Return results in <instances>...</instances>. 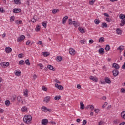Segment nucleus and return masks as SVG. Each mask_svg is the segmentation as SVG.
Listing matches in <instances>:
<instances>
[{
    "instance_id": "1",
    "label": "nucleus",
    "mask_w": 125,
    "mask_h": 125,
    "mask_svg": "<svg viewBox=\"0 0 125 125\" xmlns=\"http://www.w3.org/2000/svg\"><path fill=\"white\" fill-rule=\"evenodd\" d=\"M31 121H32V116L29 115L24 116L23 118L24 123L29 125V124H31Z\"/></svg>"
},
{
    "instance_id": "2",
    "label": "nucleus",
    "mask_w": 125,
    "mask_h": 125,
    "mask_svg": "<svg viewBox=\"0 0 125 125\" xmlns=\"http://www.w3.org/2000/svg\"><path fill=\"white\" fill-rule=\"evenodd\" d=\"M68 24L69 25H73L74 27H78L79 26V23L77 21H72V19H68Z\"/></svg>"
},
{
    "instance_id": "3",
    "label": "nucleus",
    "mask_w": 125,
    "mask_h": 125,
    "mask_svg": "<svg viewBox=\"0 0 125 125\" xmlns=\"http://www.w3.org/2000/svg\"><path fill=\"white\" fill-rule=\"evenodd\" d=\"M0 65L2 68H7L9 66V62H3L0 63Z\"/></svg>"
},
{
    "instance_id": "4",
    "label": "nucleus",
    "mask_w": 125,
    "mask_h": 125,
    "mask_svg": "<svg viewBox=\"0 0 125 125\" xmlns=\"http://www.w3.org/2000/svg\"><path fill=\"white\" fill-rule=\"evenodd\" d=\"M25 39V36L21 35L17 39L18 42H21L22 41Z\"/></svg>"
},
{
    "instance_id": "5",
    "label": "nucleus",
    "mask_w": 125,
    "mask_h": 125,
    "mask_svg": "<svg viewBox=\"0 0 125 125\" xmlns=\"http://www.w3.org/2000/svg\"><path fill=\"white\" fill-rule=\"evenodd\" d=\"M55 87H56V88H57L59 90H63V89H64V87H63V86L61 85H59L57 83H56L55 84Z\"/></svg>"
},
{
    "instance_id": "6",
    "label": "nucleus",
    "mask_w": 125,
    "mask_h": 125,
    "mask_svg": "<svg viewBox=\"0 0 125 125\" xmlns=\"http://www.w3.org/2000/svg\"><path fill=\"white\" fill-rule=\"evenodd\" d=\"M114 77H117L119 75V70L118 69H114L112 71Z\"/></svg>"
},
{
    "instance_id": "7",
    "label": "nucleus",
    "mask_w": 125,
    "mask_h": 125,
    "mask_svg": "<svg viewBox=\"0 0 125 125\" xmlns=\"http://www.w3.org/2000/svg\"><path fill=\"white\" fill-rule=\"evenodd\" d=\"M50 96H46L44 98L43 100L44 102H46V103H48L49 101H50Z\"/></svg>"
},
{
    "instance_id": "8",
    "label": "nucleus",
    "mask_w": 125,
    "mask_h": 125,
    "mask_svg": "<svg viewBox=\"0 0 125 125\" xmlns=\"http://www.w3.org/2000/svg\"><path fill=\"white\" fill-rule=\"evenodd\" d=\"M42 124L43 125H46L48 124V120L46 119H42Z\"/></svg>"
},
{
    "instance_id": "9",
    "label": "nucleus",
    "mask_w": 125,
    "mask_h": 125,
    "mask_svg": "<svg viewBox=\"0 0 125 125\" xmlns=\"http://www.w3.org/2000/svg\"><path fill=\"white\" fill-rule=\"evenodd\" d=\"M69 51L71 55H75V54H76V51H75L73 48H70Z\"/></svg>"
},
{
    "instance_id": "10",
    "label": "nucleus",
    "mask_w": 125,
    "mask_h": 125,
    "mask_svg": "<svg viewBox=\"0 0 125 125\" xmlns=\"http://www.w3.org/2000/svg\"><path fill=\"white\" fill-rule=\"evenodd\" d=\"M89 78H90V80L93 81V82H95V83H97V80H98L97 78L94 76H90Z\"/></svg>"
},
{
    "instance_id": "11",
    "label": "nucleus",
    "mask_w": 125,
    "mask_h": 125,
    "mask_svg": "<svg viewBox=\"0 0 125 125\" xmlns=\"http://www.w3.org/2000/svg\"><path fill=\"white\" fill-rule=\"evenodd\" d=\"M78 31L80 32L82 34H83V33H85V29L84 28H83L82 27H79L78 28Z\"/></svg>"
},
{
    "instance_id": "12",
    "label": "nucleus",
    "mask_w": 125,
    "mask_h": 125,
    "mask_svg": "<svg viewBox=\"0 0 125 125\" xmlns=\"http://www.w3.org/2000/svg\"><path fill=\"white\" fill-rule=\"evenodd\" d=\"M5 51L6 53H10L11 51H12V49L9 47H6L5 48Z\"/></svg>"
},
{
    "instance_id": "13",
    "label": "nucleus",
    "mask_w": 125,
    "mask_h": 125,
    "mask_svg": "<svg viewBox=\"0 0 125 125\" xmlns=\"http://www.w3.org/2000/svg\"><path fill=\"white\" fill-rule=\"evenodd\" d=\"M113 67L116 69L115 70H119L120 69V66L116 63L113 64Z\"/></svg>"
},
{
    "instance_id": "14",
    "label": "nucleus",
    "mask_w": 125,
    "mask_h": 125,
    "mask_svg": "<svg viewBox=\"0 0 125 125\" xmlns=\"http://www.w3.org/2000/svg\"><path fill=\"white\" fill-rule=\"evenodd\" d=\"M105 83H108V84H110V83H112V82L111 81V80H110L109 77H105Z\"/></svg>"
},
{
    "instance_id": "15",
    "label": "nucleus",
    "mask_w": 125,
    "mask_h": 125,
    "mask_svg": "<svg viewBox=\"0 0 125 125\" xmlns=\"http://www.w3.org/2000/svg\"><path fill=\"white\" fill-rule=\"evenodd\" d=\"M85 108L84 104L83 103V102H80V109L81 110H83Z\"/></svg>"
},
{
    "instance_id": "16",
    "label": "nucleus",
    "mask_w": 125,
    "mask_h": 125,
    "mask_svg": "<svg viewBox=\"0 0 125 125\" xmlns=\"http://www.w3.org/2000/svg\"><path fill=\"white\" fill-rule=\"evenodd\" d=\"M47 68L50 70L51 71H55V68H53V66L51 65H48Z\"/></svg>"
},
{
    "instance_id": "17",
    "label": "nucleus",
    "mask_w": 125,
    "mask_h": 125,
    "mask_svg": "<svg viewBox=\"0 0 125 125\" xmlns=\"http://www.w3.org/2000/svg\"><path fill=\"white\" fill-rule=\"evenodd\" d=\"M104 51L105 50L103 48H101L99 49V54H104Z\"/></svg>"
},
{
    "instance_id": "18",
    "label": "nucleus",
    "mask_w": 125,
    "mask_h": 125,
    "mask_svg": "<svg viewBox=\"0 0 125 125\" xmlns=\"http://www.w3.org/2000/svg\"><path fill=\"white\" fill-rule=\"evenodd\" d=\"M13 12L14 13H18L19 12H21V9L15 8L13 10Z\"/></svg>"
},
{
    "instance_id": "19",
    "label": "nucleus",
    "mask_w": 125,
    "mask_h": 125,
    "mask_svg": "<svg viewBox=\"0 0 125 125\" xmlns=\"http://www.w3.org/2000/svg\"><path fill=\"white\" fill-rule=\"evenodd\" d=\"M23 94L24 96L28 97V95L29 94V91H28V89L24 90L23 92Z\"/></svg>"
},
{
    "instance_id": "20",
    "label": "nucleus",
    "mask_w": 125,
    "mask_h": 125,
    "mask_svg": "<svg viewBox=\"0 0 125 125\" xmlns=\"http://www.w3.org/2000/svg\"><path fill=\"white\" fill-rule=\"evenodd\" d=\"M125 19L121 20V23L120 24V26H121V27H123V26H125Z\"/></svg>"
},
{
    "instance_id": "21",
    "label": "nucleus",
    "mask_w": 125,
    "mask_h": 125,
    "mask_svg": "<svg viewBox=\"0 0 125 125\" xmlns=\"http://www.w3.org/2000/svg\"><path fill=\"white\" fill-rule=\"evenodd\" d=\"M101 22V21H100L99 19H95L94 20V23L96 24V25H99Z\"/></svg>"
},
{
    "instance_id": "22",
    "label": "nucleus",
    "mask_w": 125,
    "mask_h": 125,
    "mask_svg": "<svg viewBox=\"0 0 125 125\" xmlns=\"http://www.w3.org/2000/svg\"><path fill=\"white\" fill-rule=\"evenodd\" d=\"M104 41H105V38H104V37H101L99 39V42L101 43H102V42H104Z\"/></svg>"
},
{
    "instance_id": "23",
    "label": "nucleus",
    "mask_w": 125,
    "mask_h": 125,
    "mask_svg": "<svg viewBox=\"0 0 125 125\" xmlns=\"http://www.w3.org/2000/svg\"><path fill=\"white\" fill-rule=\"evenodd\" d=\"M80 42L81 43V44H85V43H86V40L83 39L80 41Z\"/></svg>"
},
{
    "instance_id": "24",
    "label": "nucleus",
    "mask_w": 125,
    "mask_h": 125,
    "mask_svg": "<svg viewBox=\"0 0 125 125\" xmlns=\"http://www.w3.org/2000/svg\"><path fill=\"white\" fill-rule=\"evenodd\" d=\"M121 116L124 120H125V111H123L121 112Z\"/></svg>"
},
{
    "instance_id": "25",
    "label": "nucleus",
    "mask_w": 125,
    "mask_h": 125,
    "mask_svg": "<svg viewBox=\"0 0 125 125\" xmlns=\"http://www.w3.org/2000/svg\"><path fill=\"white\" fill-rule=\"evenodd\" d=\"M15 74L16 76H17L18 77H19V76H21V71H17L15 72Z\"/></svg>"
},
{
    "instance_id": "26",
    "label": "nucleus",
    "mask_w": 125,
    "mask_h": 125,
    "mask_svg": "<svg viewBox=\"0 0 125 125\" xmlns=\"http://www.w3.org/2000/svg\"><path fill=\"white\" fill-rule=\"evenodd\" d=\"M22 112H28V107L24 106L21 108Z\"/></svg>"
},
{
    "instance_id": "27",
    "label": "nucleus",
    "mask_w": 125,
    "mask_h": 125,
    "mask_svg": "<svg viewBox=\"0 0 125 125\" xmlns=\"http://www.w3.org/2000/svg\"><path fill=\"white\" fill-rule=\"evenodd\" d=\"M119 18L121 19V20H125V15L124 14H120L119 15Z\"/></svg>"
},
{
    "instance_id": "28",
    "label": "nucleus",
    "mask_w": 125,
    "mask_h": 125,
    "mask_svg": "<svg viewBox=\"0 0 125 125\" xmlns=\"http://www.w3.org/2000/svg\"><path fill=\"white\" fill-rule=\"evenodd\" d=\"M14 2H15V4H21L20 0H14Z\"/></svg>"
},
{
    "instance_id": "29",
    "label": "nucleus",
    "mask_w": 125,
    "mask_h": 125,
    "mask_svg": "<svg viewBox=\"0 0 125 125\" xmlns=\"http://www.w3.org/2000/svg\"><path fill=\"white\" fill-rule=\"evenodd\" d=\"M15 22L17 25H19V24H22V21L21 20H15Z\"/></svg>"
},
{
    "instance_id": "30",
    "label": "nucleus",
    "mask_w": 125,
    "mask_h": 125,
    "mask_svg": "<svg viewBox=\"0 0 125 125\" xmlns=\"http://www.w3.org/2000/svg\"><path fill=\"white\" fill-rule=\"evenodd\" d=\"M19 65H25V61L24 60H20L19 62Z\"/></svg>"
},
{
    "instance_id": "31",
    "label": "nucleus",
    "mask_w": 125,
    "mask_h": 125,
    "mask_svg": "<svg viewBox=\"0 0 125 125\" xmlns=\"http://www.w3.org/2000/svg\"><path fill=\"white\" fill-rule=\"evenodd\" d=\"M25 63L27 66H30L31 65V63H30V61L29 59H27L25 61Z\"/></svg>"
},
{
    "instance_id": "32",
    "label": "nucleus",
    "mask_w": 125,
    "mask_h": 125,
    "mask_svg": "<svg viewBox=\"0 0 125 125\" xmlns=\"http://www.w3.org/2000/svg\"><path fill=\"white\" fill-rule=\"evenodd\" d=\"M102 28H107L108 27V24L106 22H104L102 24Z\"/></svg>"
},
{
    "instance_id": "33",
    "label": "nucleus",
    "mask_w": 125,
    "mask_h": 125,
    "mask_svg": "<svg viewBox=\"0 0 125 125\" xmlns=\"http://www.w3.org/2000/svg\"><path fill=\"white\" fill-rule=\"evenodd\" d=\"M5 104L6 106H9L10 105V101L8 100H6Z\"/></svg>"
},
{
    "instance_id": "34",
    "label": "nucleus",
    "mask_w": 125,
    "mask_h": 125,
    "mask_svg": "<svg viewBox=\"0 0 125 125\" xmlns=\"http://www.w3.org/2000/svg\"><path fill=\"white\" fill-rule=\"evenodd\" d=\"M61 60H62V57H61L60 56H58L57 57V61L59 62L61 61Z\"/></svg>"
},
{
    "instance_id": "35",
    "label": "nucleus",
    "mask_w": 125,
    "mask_h": 125,
    "mask_svg": "<svg viewBox=\"0 0 125 125\" xmlns=\"http://www.w3.org/2000/svg\"><path fill=\"white\" fill-rule=\"evenodd\" d=\"M116 32H117V34H118V35H121L122 34V30H120V29L118 28L116 30Z\"/></svg>"
},
{
    "instance_id": "36",
    "label": "nucleus",
    "mask_w": 125,
    "mask_h": 125,
    "mask_svg": "<svg viewBox=\"0 0 125 125\" xmlns=\"http://www.w3.org/2000/svg\"><path fill=\"white\" fill-rule=\"evenodd\" d=\"M59 11V9H53L52 11V13H53L54 14H55V13H57V12H58Z\"/></svg>"
},
{
    "instance_id": "37",
    "label": "nucleus",
    "mask_w": 125,
    "mask_h": 125,
    "mask_svg": "<svg viewBox=\"0 0 125 125\" xmlns=\"http://www.w3.org/2000/svg\"><path fill=\"white\" fill-rule=\"evenodd\" d=\"M42 25L43 26V27H44V28H46L47 26V23L46 22H43L42 23Z\"/></svg>"
},
{
    "instance_id": "38",
    "label": "nucleus",
    "mask_w": 125,
    "mask_h": 125,
    "mask_svg": "<svg viewBox=\"0 0 125 125\" xmlns=\"http://www.w3.org/2000/svg\"><path fill=\"white\" fill-rule=\"evenodd\" d=\"M54 99L55 100H59L60 99H61V96H56L54 97Z\"/></svg>"
},
{
    "instance_id": "39",
    "label": "nucleus",
    "mask_w": 125,
    "mask_h": 125,
    "mask_svg": "<svg viewBox=\"0 0 125 125\" xmlns=\"http://www.w3.org/2000/svg\"><path fill=\"white\" fill-rule=\"evenodd\" d=\"M17 101H18L19 102H20V101H22V97L20 96H18L17 97Z\"/></svg>"
},
{
    "instance_id": "40",
    "label": "nucleus",
    "mask_w": 125,
    "mask_h": 125,
    "mask_svg": "<svg viewBox=\"0 0 125 125\" xmlns=\"http://www.w3.org/2000/svg\"><path fill=\"white\" fill-rule=\"evenodd\" d=\"M95 2V0H91L89 1V4L90 5H93V4H94Z\"/></svg>"
},
{
    "instance_id": "41",
    "label": "nucleus",
    "mask_w": 125,
    "mask_h": 125,
    "mask_svg": "<svg viewBox=\"0 0 125 125\" xmlns=\"http://www.w3.org/2000/svg\"><path fill=\"white\" fill-rule=\"evenodd\" d=\"M41 109L43 112H46V110H47V108H46L45 106L42 107Z\"/></svg>"
},
{
    "instance_id": "42",
    "label": "nucleus",
    "mask_w": 125,
    "mask_h": 125,
    "mask_svg": "<svg viewBox=\"0 0 125 125\" xmlns=\"http://www.w3.org/2000/svg\"><path fill=\"white\" fill-rule=\"evenodd\" d=\"M124 49V46H120L118 48L117 50H121L123 51V50Z\"/></svg>"
},
{
    "instance_id": "43",
    "label": "nucleus",
    "mask_w": 125,
    "mask_h": 125,
    "mask_svg": "<svg viewBox=\"0 0 125 125\" xmlns=\"http://www.w3.org/2000/svg\"><path fill=\"white\" fill-rule=\"evenodd\" d=\"M49 53L48 52H43V56L47 57V56H48V55H49Z\"/></svg>"
},
{
    "instance_id": "44",
    "label": "nucleus",
    "mask_w": 125,
    "mask_h": 125,
    "mask_svg": "<svg viewBox=\"0 0 125 125\" xmlns=\"http://www.w3.org/2000/svg\"><path fill=\"white\" fill-rule=\"evenodd\" d=\"M40 30H41L40 28V26L37 25L35 28V31H36V32H40Z\"/></svg>"
},
{
    "instance_id": "45",
    "label": "nucleus",
    "mask_w": 125,
    "mask_h": 125,
    "mask_svg": "<svg viewBox=\"0 0 125 125\" xmlns=\"http://www.w3.org/2000/svg\"><path fill=\"white\" fill-rule=\"evenodd\" d=\"M105 50H106V51H109V50H110V45H106Z\"/></svg>"
},
{
    "instance_id": "46",
    "label": "nucleus",
    "mask_w": 125,
    "mask_h": 125,
    "mask_svg": "<svg viewBox=\"0 0 125 125\" xmlns=\"http://www.w3.org/2000/svg\"><path fill=\"white\" fill-rule=\"evenodd\" d=\"M105 20L107 21V23H110V22L112 21V20L108 17L105 19Z\"/></svg>"
},
{
    "instance_id": "47",
    "label": "nucleus",
    "mask_w": 125,
    "mask_h": 125,
    "mask_svg": "<svg viewBox=\"0 0 125 125\" xmlns=\"http://www.w3.org/2000/svg\"><path fill=\"white\" fill-rule=\"evenodd\" d=\"M11 99L12 101H14V100H15V99H16V96H15V95L12 96L11 98Z\"/></svg>"
},
{
    "instance_id": "48",
    "label": "nucleus",
    "mask_w": 125,
    "mask_h": 125,
    "mask_svg": "<svg viewBox=\"0 0 125 125\" xmlns=\"http://www.w3.org/2000/svg\"><path fill=\"white\" fill-rule=\"evenodd\" d=\"M88 107H89L90 109L91 110V111L94 110V106L93 105H89Z\"/></svg>"
},
{
    "instance_id": "49",
    "label": "nucleus",
    "mask_w": 125,
    "mask_h": 125,
    "mask_svg": "<svg viewBox=\"0 0 125 125\" xmlns=\"http://www.w3.org/2000/svg\"><path fill=\"white\" fill-rule=\"evenodd\" d=\"M42 90H43V91H47L48 89L45 86H42Z\"/></svg>"
},
{
    "instance_id": "50",
    "label": "nucleus",
    "mask_w": 125,
    "mask_h": 125,
    "mask_svg": "<svg viewBox=\"0 0 125 125\" xmlns=\"http://www.w3.org/2000/svg\"><path fill=\"white\" fill-rule=\"evenodd\" d=\"M0 12H1V13H4V12H5V10L3 9V8H0Z\"/></svg>"
},
{
    "instance_id": "51",
    "label": "nucleus",
    "mask_w": 125,
    "mask_h": 125,
    "mask_svg": "<svg viewBox=\"0 0 125 125\" xmlns=\"http://www.w3.org/2000/svg\"><path fill=\"white\" fill-rule=\"evenodd\" d=\"M10 22H13L14 21V17L13 16H12L10 19Z\"/></svg>"
},
{
    "instance_id": "52",
    "label": "nucleus",
    "mask_w": 125,
    "mask_h": 125,
    "mask_svg": "<svg viewBox=\"0 0 125 125\" xmlns=\"http://www.w3.org/2000/svg\"><path fill=\"white\" fill-rule=\"evenodd\" d=\"M100 83L101 84H106V82L105 81H104V80L101 81L100 82Z\"/></svg>"
},
{
    "instance_id": "53",
    "label": "nucleus",
    "mask_w": 125,
    "mask_h": 125,
    "mask_svg": "<svg viewBox=\"0 0 125 125\" xmlns=\"http://www.w3.org/2000/svg\"><path fill=\"white\" fill-rule=\"evenodd\" d=\"M23 55H24V54H23V53L19 54L18 55V57L19 58H23Z\"/></svg>"
},
{
    "instance_id": "54",
    "label": "nucleus",
    "mask_w": 125,
    "mask_h": 125,
    "mask_svg": "<svg viewBox=\"0 0 125 125\" xmlns=\"http://www.w3.org/2000/svg\"><path fill=\"white\" fill-rule=\"evenodd\" d=\"M108 105V103L107 102H105L104 104L102 106V108H105L106 106Z\"/></svg>"
},
{
    "instance_id": "55",
    "label": "nucleus",
    "mask_w": 125,
    "mask_h": 125,
    "mask_svg": "<svg viewBox=\"0 0 125 125\" xmlns=\"http://www.w3.org/2000/svg\"><path fill=\"white\" fill-rule=\"evenodd\" d=\"M38 66H39V67H40V69L42 70V68H43V65H42V63H40L38 65Z\"/></svg>"
},
{
    "instance_id": "56",
    "label": "nucleus",
    "mask_w": 125,
    "mask_h": 125,
    "mask_svg": "<svg viewBox=\"0 0 125 125\" xmlns=\"http://www.w3.org/2000/svg\"><path fill=\"white\" fill-rule=\"evenodd\" d=\"M103 15H104V16H106V17H110V15L107 13H104Z\"/></svg>"
},
{
    "instance_id": "57",
    "label": "nucleus",
    "mask_w": 125,
    "mask_h": 125,
    "mask_svg": "<svg viewBox=\"0 0 125 125\" xmlns=\"http://www.w3.org/2000/svg\"><path fill=\"white\" fill-rule=\"evenodd\" d=\"M93 42H94V41H93V40H92V39H90V40L89 41V43L90 44H92V43H93Z\"/></svg>"
},
{
    "instance_id": "58",
    "label": "nucleus",
    "mask_w": 125,
    "mask_h": 125,
    "mask_svg": "<svg viewBox=\"0 0 125 125\" xmlns=\"http://www.w3.org/2000/svg\"><path fill=\"white\" fill-rule=\"evenodd\" d=\"M86 123H87V121H86V120H84L83 121L82 125H86Z\"/></svg>"
},
{
    "instance_id": "59",
    "label": "nucleus",
    "mask_w": 125,
    "mask_h": 125,
    "mask_svg": "<svg viewBox=\"0 0 125 125\" xmlns=\"http://www.w3.org/2000/svg\"><path fill=\"white\" fill-rule=\"evenodd\" d=\"M120 92H121V93H125V90L124 88H121L120 90Z\"/></svg>"
},
{
    "instance_id": "60",
    "label": "nucleus",
    "mask_w": 125,
    "mask_h": 125,
    "mask_svg": "<svg viewBox=\"0 0 125 125\" xmlns=\"http://www.w3.org/2000/svg\"><path fill=\"white\" fill-rule=\"evenodd\" d=\"M113 123H114V124H118V123H119V120H118V119H115V120L113 121Z\"/></svg>"
},
{
    "instance_id": "61",
    "label": "nucleus",
    "mask_w": 125,
    "mask_h": 125,
    "mask_svg": "<svg viewBox=\"0 0 125 125\" xmlns=\"http://www.w3.org/2000/svg\"><path fill=\"white\" fill-rule=\"evenodd\" d=\"M38 44L42 45V41H39L38 42Z\"/></svg>"
},
{
    "instance_id": "62",
    "label": "nucleus",
    "mask_w": 125,
    "mask_h": 125,
    "mask_svg": "<svg viewBox=\"0 0 125 125\" xmlns=\"http://www.w3.org/2000/svg\"><path fill=\"white\" fill-rule=\"evenodd\" d=\"M103 70H104V71H107V67H106L105 65L103 66L102 67Z\"/></svg>"
},
{
    "instance_id": "63",
    "label": "nucleus",
    "mask_w": 125,
    "mask_h": 125,
    "mask_svg": "<svg viewBox=\"0 0 125 125\" xmlns=\"http://www.w3.org/2000/svg\"><path fill=\"white\" fill-rule=\"evenodd\" d=\"M68 16H65V17L63 18V20L66 21L67 20V19H68Z\"/></svg>"
},
{
    "instance_id": "64",
    "label": "nucleus",
    "mask_w": 125,
    "mask_h": 125,
    "mask_svg": "<svg viewBox=\"0 0 125 125\" xmlns=\"http://www.w3.org/2000/svg\"><path fill=\"white\" fill-rule=\"evenodd\" d=\"M122 69H123V70H125V62L124 63L123 65L122 66Z\"/></svg>"
}]
</instances>
